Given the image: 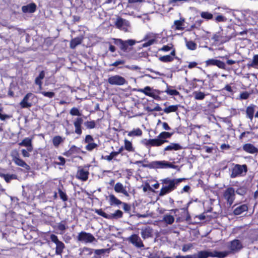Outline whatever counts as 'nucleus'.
<instances>
[{"label":"nucleus","mask_w":258,"mask_h":258,"mask_svg":"<svg viewBox=\"0 0 258 258\" xmlns=\"http://www.w3.org/2000/svg\"><path fill=\"white\" fill-rule=\"evenodd\" d=\"M178 108V105H172L167 107L165 108L163 111L166 113H169L170 112H175L177 110Z\"/></svg>","instance_id":"obj_43"},{"label":"nucleus","mask_w":258,"mask_h":258,"mask_svg":"<svg viewBox=\"0 0 258 258\" xmlns=\"http://www.w3.org/2000/svg\"><path fill=\"white\" fill-rule=\"evenodd\" d=\"M185 44L186 47L189 50H195L197 49V45L193 41H188L185 39Z\"/></svg>","instance_id":"obj_42"},{"label":"nucleus","mask_w":258,"mask_h":258,"mask_svg":"<svg viewBox=\"0 0 258 258\" xmlns=\"http://www.w3.org/2000/svg\"><path fill=\"white\" fill-rule=\"evenodd\" d=\"M139 91L144 93L145 95L148 96L152 97L155 100H159L160 97L159 95L160 92L157 90L153 89L149 86H146L143 89H140Z\"/></svg>","instance_id":"obj_8"},{"label":"nucleus","mask_w":258,"mask_h":258,"mask_svg":"<svg viewBox=\"0 0 258 258\" xmlns=\"http://www.w3.org/2000/svg\"><path fill=\"white\" fill-rule=\"evenodd\" d=\"M57 228L59 230L64 231L66 229L67 226L64 222H61L58 224Z\"/></svg>","instance_id":"obj_61"},{"label":"nucleus","mask_w":258,"mask_h":258,"mask_svg":"<svg viewBox=\"0 0 258 258\" xmlns=\"http://www.w3.org/2000/svg\"><path fill=\"white\" fill-rule=\"evenodd\" d=\"M114 189L117 193L122 194L125 197H129L130 195L127 190L126 189V187L120 182H117L114 186Z\"/></svg>","instance_id":"obj_17"},{"label":"nucleus","mask_w":258,"mask_h":258,"mask_svg":"<svg viewBox=\"0 0 258 258\" xmlns=\"http://www.w3.org/2000/svg\"><path fill=\"white\" fill-rule=\"evenodd\" d=\"M157 39V35L153 33H148L144 37L141 41H145L143 43L142 47H147L153 45Z\"/></svg>","instance_id":"obj_11"},{"label":"nucleus","mask_w":258,"mask_h":258,"mask_svg":"<svg viewBox=\"0 0 258 258\" xmlns=\"http://www.w3.org/2000/svg\"><path fill=\"white\" fill-rule=\"evenodd\" d=\"M13 161L18 166L24 167L27 169L29 167V166L22 159H20L18 157H14L13 158Z\"/></svg>","instance_id":"obj_32"},{"label":"nucleus","mask_w":258,"mask_h":258,"mask_svg":"<svg viewBox=\"0 0 258 258\" xmlns=\"http://www.w3.org/2000/svg\"><path fill=\"white\" fill-rule=\"evenodd\" d=\"M229 254L228 251H218L217 250H201L195 253L196 258H208L209 257L224 258Z\"/></svg>","instance_id":"obj_2"},{"label":"nucleus","mask_w":258,"mask_h":258,"mask_svg":"<svg viewBox=\"0 0 258 258\" xmlns=\"http://www.w3.org/2000/svg\"><path fill=\"white\" fill-rule=\"evenodd\" d=\"M79 255L82 258H87L93 253V249L90 248L84 247L79 249Z\"/></svg>","instance_id":"obj_21"},{"label":"nucleus","mask_w":258,"mask_h":258,"mask_svg":"<svg viewBox=\"0 0 258 258\" xmlns=\"http://www.w3.org/2000/svg\"><path fill=\"white\" fill-rule=\"evenodd\" d=\"M70 113L73 116H81L82 115V113L80 112L78 108L76 107H73L70 110Z\"/></svg>","instance_id":"obj_54"},{"label":"nucleus","mask_w":258,"mask_h":258,"mask_svg":"<svg viewBox=\"0 0 258 258\" xmlns=\"http://www.w3.org/2000/svg\"><path fill=\"white\" fill-rule=\"evenodd\" d=\"M255 107V105L251 104L250 105L248 106L246 109V116L251 120L253 119V117Z\"/></svg>","instance_id":"obj_30"},{"label":"nucleus","mask_w":258,"mask_h":258,"mask_svg":"<svg viewBox=\"0 0 258 258\" xmlns=\"http://www.w3.org/2000/svg\"><path fill=\"white\" fill-rule=\"evenodd\" d=\"M85 125L88 129H92L95 127L96 123L94 120L88 121L85 122Z\"/></svg>","instance_id":"obj_55"},{"label":"nucleus","mask_w":258,"mask_h":258,"mask_svg":"<svg viewBox=\"0 0 258 258\" xmlns=\"http://www.w3.org/2000/svg\"><path fill=\"white\" fill-rule=\"evenodd\" d=\"M227 247L230 250L227 251L229 254L230 252L235 253L240 250L242 247V245L240 240L234 239L228 244Z\"/></svg>","instance_id":"obj_14"},{"label":"nucleus","mask_w":258,"mask_h":258,"mask_svg":"<svg viewBox=\"0 0 258 258\" xmlns=\"http://www.w3.org/2000/svg\"><path fill=\"white\" fill-rule=\"evenodd\" d=\"M20 146H24L28 148V151H33V148L32 144V139L25 138L23 141L19 143Z\"/></svg>","instance_id":"obj_23"},{"label":"nucleus","mask_w":258,"mask_h":258,"mask_svg":"<svg viewBox=\"0 0 258 258\" xmlns=\"http://www.w3.org/2000/svg\"><path fill=\"white\" fill-rule=\"evenodd\" d=\"M142 143L147 148H149L151 147H159L163 144L162 140L161 141L158 136L155 139H144L142 141Z\"/></svg>","instance_id":"obj_13"},{"label":"nucleus","mask_w":258,"mask_h":258,"mask_svg":"<svg viewBox=\"0 0 258 258\" xmlns=\"http://www.w3.org/2000/svg\"><path fill=\"white\" fill-rule=\"evenodd\" d=\"M45 77V72L44 71H42L38 76L37 77L35 80V83L39 86V89H41L42 82V80L44 79Z\"/></svg>","instance_id":"obj_33"},{"label":"nucleus","mask_w":258,"mask_h":258,"mask_svg":"<svg viewBox=\"0 0 258 258\" xmlns=\"http://www.w3.org/2000/svg\"><path fill=\"white\" fill-rule=\"evenodd\" d=\"M107 82L109 84L114 86H122L127 83L124 77L117 75L109 77Z\"/></svg>","instance_id":"obj_9"},{"label":"nucleus","mask_w":258,"mask_h":258,"mask_svg":"<svg viewBox=\"0 0 258 258\" xmlns=\"http://www.w3.org/2000/svg\"><path fill=\"white\" fill-rule=\"evenodd\" d=\"M201 16L202 18L211 20L213 18V15L208 12H202L201 13Z\"/></svg>","instance_id":"obj_51"},{"label":"nucleus","mask_w":258,"mask_h":258,"mask_svg":"<svg viewBox=\"0 0 258 258\" xmlns=\"http://www.w3.org/2000/svg\"><path fill=\"white\" fill-rule=\"evenodd\" d=\"M124 147V149L130 152H135V148L133 147L131 142L128 140L125 139Z\"/></svg>","instance_id":"obj_38"},{"label":"nucleus","mask_w":258,"mask_h":258,"mask_svg":"<svg viewBox=\"0 0 258 258\" xmlns=\"http://www.w3.org/2000/svg\"><path fill=\"white\" fill-rule=\"evenodd\" d=\"M248 66L249 67L258 69V54H255L253 56L252 61Z\"/></svg>","instance_id":"obj_44"},{"label":"nucleus","mask_w":258,"mask_h":258,"mask_svg":"<svg viewBox=\"0 0 258 258\" xmlns=\"http://www.w3.org/2000/svg\"><path fill=\"white\" fill-rule=\"evenodd\" d=\"M109 203L111 206H118L122 204V202L118 199L114 195H110L108 196Z\"/></svg>","instance_id":"obj_29"},{"label":"nucleus","mask_w":258,"mask_h":258,"mask_svg":"<svg viewBox=\"0 0 258 258\" xmlns=\"http://www.w3.org/2000/svg\"><path fill=\"white\" fill-rule=\"evenodd\" d=\"M227 20L226 18L225 17L222 16V15H218L215 18V21L217 22H226Z\"/></svg>","instance_id":"obj_63"},{"label":"nucleus","mask_w":258,"mask_h":258,"mask_svg":"<svg viewBox=\"0 0 258 258\" xmlns=\"http://www.w3.org/2000/svg\"><path fill=\"white\" fill-rule=\"evenodd\" d=\"M58 192L59 196L60 198L63 201H67L68 200V197L65 191H63L60 188H58Z\"/></svg>","instance_id":"obj_49"},{"label":"nucleus","mask_w":258,"mask_h":258,"mask_svg":"<svg viewBox=\"0 0 258 258\" xmlns=\"http://www.w3.org/2000/svg\"><path fill=\"white\" fill-rule=\"evenodd\" d=\"M175 29L178 30H183L184 29V20H176L174 22Z\"/></svg>","instance_id":"obj_41"},{"label":"nucleus","mask_w":258,"mask_h":258,"mask_svg":"<svg viewBox=\"0 0 258 258\" xmlns=\"http://www.w3.org/2000/svg\"><path fill=\"white\" fill-rule=\"evenodd\" d=\"M165 92L170 95L177 96L179 94V92L176 90L171 89L169 87L167 88V89L165 91Z\"/></svg>","instance_id":"obj_50"},{"label":"nucleus","mask_w":258,"mask_h":258,"mask_svg":"<svg viewBox=\"0 0 258 258\" xmlns=\"http://www.w3.org/2000/svg\"><path fill=\"white\" fill-rule=\"evenodd\" d=\"M50 238L51 241L55 243L56 245L55 254L57 255L61 256L63 250L65 248L64 244L61 241L59 240L57 236L55 234H51Z\"/></svg>","instance_id":"obj_5"},{"label":"nucleus","mask_w":258,"mask_h":258,"mask_svg":"<svg viewBox=\"0 0 258 258\" xmlns=\"http://www.w3.org/2000/svg\"><path fill=\"white\" fill-rule=\"evenodd\" d=\"M246 192L247 188L244 186L240 187L236 191V194L240 196H243L245 195Z\"/></svg>","instance_id":"obj_53"},{"label":"nucleus","mask_w":258,"mask_h":258,"mask_svg":"<svg viewBox=\"0 0 258 258\" xmlns=\"http://www.w3.org/2000/svg\"><path fill=\"white\" fill-rule=\"evenodd\" d=\"M127 240L138 248L144 247V244L138 234H132L127 238Z\"/></svg>","instance_id":"obj_12"},{"label":"nucleus","mask_w":258,"mask_h":258,"mask_svg":"<svg viewBox=\"0 0 258 258\" xmlns=\"http://www.w3.org/2000/svg\"><path fill=\"white\" fill-rule=\"evenodd\" d=\"M182 149V146L178 144L171 143L169 145L167 146L164 149V151H178Z\"/></svg>","instance_id":"obj_25"},{"label":"nucleus","mask_w":258,"mask_h":258,"mask_svg":"<svg viewBox=\"0 0 258 258\" xmlns=\"http://www.w3.org/2000/svg\"><path fill=\"white\" fill-rule=\"evenodd\" d=\"M115 26L117 28L124 32L129 31V29L131 27L130 22L120 17H118L116 19L115 22Z\"/></svg>","instance_id":"obj_10"},{"label":"nucleus","mask_w":258,"mask_h":258,"mask_svg":"<svg viewBox=\"0 0 258 258\" xmlns=\"http://www.w3.org/2000/svg\"><path fill=\"white\" fill-rule=\"evenodd\" d=\"M227 91L228 92H229L230 94H233V89L232 88V87L229 84H227L226 85L222 90H221V91L222 92H224V91Z\"/></svg>","instance_id":"obj_58"},{"label":"nucleus","mask_w":258,"mask_h":258,"mask_svg":"<svg viewBox=\"0 0 258 258\" xmlns=\"http://www.w3.org/2000/svg\"><path fill=\"white\" fill-rule=\"evenodd\" d=\"M122 212L119 210H117L113 213L108 214V219H117L122 218Z\"/></svg>","instance_id":"obj_34"},{"label":"nucleus","mask_w":258,"mask_h":258,"mask_svg":"<svg viewBox=\"0 0 258 258\" xmlns=\"http://www.w3.org/2000/svg\"><path fill=\"white\" fill-rule=\"evenodd\" d=\"M192 247V244H191V243H189V244H184V245H183V246H182V250L183 252H186V251H187L189 249H190Z\"/></svg>","instance_id":"obj_64"},{"label":"nucleus","mask_w":258,"mask_h":258,"mask_svg":"<svg viewBox=\"0 0 258 258\" xmlns=\"http://www.w3.org/2000/svg\"><path fill=\"white\" fill-rule=\"evenodd\" d=\"M248 210V206L246 204L240 205L236 207L233 210V214L235 215H239Z\"/></svg>","instance_id":"obj_26"},{"label":"nucleus","mask_w":258,"mask_h":258,"mask_svg":"<svg viewBox=\"0 0 258 258\" xmlns=\"http://www.w3.org/2000/svg\"><path fill=\"white\" fill-rule=\"evenodd\" d=\"M174 56L175 55H171L170 53V55H166L160 57L159 59L163 62H168L173 61L174 60Z\"/></svg>","instance_id":"obj_40"},{"label":"nucleus","mask_w":258,"mask_h":258,"mask_svg":"<svg viewBox=\"0 0 258 258\" xmlns=\"http://www.w3.org/2000/svg\"><path fill=\"white\" fill-rule=\"evenodd\" d=\"M173 135V133H171L169 132H161L158 136V138L162 140L163 144L168 142V141L166 140L167 139L170 138L172 135Z\"/></svg>","instance_id":"obj_31"},{"label":"nucleus","mask_w":258,"mask_h":258,"mask_svg":"<svg viewBox=\"0 0 258 258\" xmlns=\"http://www.w3.org/2000/svg\"><path fill=\"white\" fill-rule=\"evenodd\" d=\"M117 155L115 152H111L109 155L103 156L102 158L108 161H111L114 157H116Z\"/></svg>","instance_id":"obj_52"},{"label":"nucleus","mask_w":258,"mask_h":258,"mask_svg":"<svg viewBox=\"0 0 258 258\" xmlns=\"http://www.w3.org/2000/svg\"><path fill=\"white\" fill-rule=\"evenodd\" d=\"M83 40L81 37H78L73 39L70 42V47L72 49H74L77 46L80 44Z\"/></svg>","instance_id":"obj_35"},{"label":"nucleus","mask_w":258,"mask_h":258,"mask_svg":"<svg viewBox=\"0 0 258 258\" xmlns=\"http://www.w3.org/2000/svg\"><path fill=\"white\" fill-rule=\"evenodd\" d=\"M142 134V130L139 128L134 129L133 131L128 133L127 135L130 137H134V136H140Z\"/></svg>","instance_id":"obj_46"},{"label":"nucleus","mask_w":258,"mask_h":258,"mask_svg":"<svg viewBox=\"0 0 258 258\" xmlns=\"http://www.w3.org/2000/svg\"><path fill=\"white\" fill-rule=\"evenodd\" d=\"M185 180V178H171L170 177L161 179L160 181L163 186L159 191V196L163 197L169 194L174 190L179 183Z\"/></svg>","instance_id":"obj_1"},{"label":"nucleus","mask_w":258,"mask_h":258,"mask_svg":"<svg viewBox=\"0 0 258 258\" xmlns=\"http://www.w3.org/2000/svg\"><path fill=\"white\" fill-rule=\"evenodd\" d=\"M64 139H63L59 136H56L53 137L52 139L53 145L55 147H58L59 144L62 143Z\"/></svg>","instance_id":"obj_39"},{"label":"nucleus","mask_w":258,"mask_h":258,"mask_svg":"<svg viewBox=\"0 0 258 258\" xmlns=\"http://www.w3.org/2000/svg\"><path fill=\"white\" fill-rule=\"evenodd\" d=\"M153 230L149 226L141 229V235L144 239L151 237L152 236Z\"/></svg>","instance_id":"obj_22"},{"label":"nucleus","mask_w":258,"mask_h":258,"mask_svg":"<svg viewBox=\"0 0 258 258\" xmlns=\"http://www.w3.org/2000/svg\"><path fill=\"white\" fill-rule=\"evenodd\" d=\"M116 43L119 44L120 45V49L123 51H126L128 48L127 45L125 41H123L120 39L116 40Z\"/></svg>","instance_id":"obj_48"},{"label":"nucleus","mask_w":258,"mask_h":258,"mask_svg":"<svg viewBox=\"0 0 258 258\" xmlns=\"http://www.w3.org/2000/svg\"><path fill=\"white\" fill-rule=\"evenodd\" d=\"M245 152L250 154H254L258 152L257 149L251 144H246L243 147Z\"/></svg>","instance_id":"obj_28"},{"label":"nucleus","mask_w":258,"mask_h":258,"mask_svg":"<svg viewBox=\"0 0 258 258\" xmlns=\"http://www.w3.org/2000/svg\"><path fill=\"white\" fill-rule=\"evenodd\" d=\"M223 199L227 202V204L231 206L235 199V191L233 187L226 188L223 193Z\"/></svg>","instance_id":"obj_6"},{"label":"nucleus","mask_w":258,"mask_h":258,"mask_svg":"<svg viewBox=\"0 0 258 258\" xmlns=\"http://www.w3.org/2000/svg\"><path fill=\"white\" fill-rule=\"evenodd\" d=\"M83 122V119L81 117H77L74 121V125L75 128V132L79 135L82 134L81 126Z\"/></svg>","instance_id":"obj_18"},{"label":"nucleus","mask_w":258,"mask_h":258,"mask_svg":"<svg viewBox=\"0 0 258 258\" xmlns=\"http://www.w3.org/2000/svg\"><path fill=\"white\" fill-rule=\"evenodd\" d=\"M89 174V169L86 167H79L76 177L82 181H86L88 178Z\"/></svg>","instance_id":"obj_15"},{"label":"nucleus","mask_w":258,"mask_h":258,"mask_svg":"<svg viewBox=\"0 0 258 258\" xmlns=\"http://www.w3.org/2000/svg\"><path fill=\"white\" fill-rule=\"evenodd\" d=\"M109 251H110V249L108 248L96 249L94 251L96 255H101V254H104L106 252L109 253Z\"/></svg>","instance_id":"obj_57"},{"label":"nucleus","mask_w":258,"mask_h":258,"mask_svg":"<svg viewBox=\"0 0 258 258\" xmlns=\"http://www.w3.org/2000/svg\"><path fill=\"white\" fill-rule=\"evenodd\" d=\"M159 51L168 52L171 51L170 53L171 55H175L176 51L174 48L173 45L172 43H168L167 45H164L161 48L159 49Z\"/></svg>","instance_id":"obj_19"},{"label":"nucleus","mask_w":258,"mask_h":258,"mask_svg":"<svg viewBox=\"0 0 258 258\" xmlns=\"http://www.w3.org/2000/svg\"><path fill=\"white\" fill-rule=\"evenodd\" d=\"M97 147V145L94 143H90L86 146L85 148L87 150L91 151Z\"/></svg>","instance_id":"obj_59"},{"label":"nucleus","mask_w":258,"mask_h":258,"mask_svg":"<svg viewBox=\"0 0 258 258\" xmlns=\"http://www.w3.org/2000/svg\"><path fill=\"white\" fill-rule=\"evenodd\" d=\"M40 93H41V94H42L44 96L48 97L49 98H53L54 96V95H55L54 93L52 92L42 91V92H41Z\"/></svg>","instance_id":"obj_60"},{"label":"nucleus","mask_w":258,"mask_h":258,"mask_svg":"<svg viewBox=\"0 0 258 258\" xmlns=\"http://www.w3.org/2000/svg\"><path fill=\"white\" fill-rule=\"evenodd\" d=\"M222 35L223 33H222L221 32H218L213 36L212 39L214 40V41H215L220 42H225L229 40V39H228L227 40H225L224 39H223Z\"/></svg>","instance_id":"obj_36"},{"label":"nucleus","mask_w":258,"mask_h":258,"mask_svg":"<svg viewBox=\"0 0 258 258\" xmlns=\"http://www.w3.org/2000/svg\"><path fill=\"white\" fill-rule=\"evenodd\" d=\"M95 212L98 215L108 219V214L105 213L102 209H96Z\"/></svg>","instance_id":"obj_56"},{"label":"nucleus","mask_w":258,"mask_h":258,"mask_svg":"<svg viewBox=\"0 0 258 258\" xmlns=\"http://www.w3.org/2000/svg\"><path fill=\"white\" fill-rule=\"evenodd\" d=\"M247 171V168L246 165L234 164L231 168L230 176L231 178H234L245 174Z\"/></svg>","instance_id":"obj_4"},{"label":"nucleus","mask_w":258,"mask_h":258,"mask_svg":"<svg viewBox=\"0 0 258 258\" xmlns=\"http://www.w3.org/2000/svg\"><path fill=\"white\" fill-rule=\"evenodd\" d=\"M36 5L34 3H31L22 7V10L25 13H32L36 11Z\"/></svg>","instance_id":"obj_24"},{"label":"nucleus","mask_w":258,"mask_h":258,"mask_svg":"<svg viewBox=\"0 0 258 258\" xmlns=\"http://www.w3.org/2000/svg\"><path fill=\"white\" fill-rule=\"evenodd\" d=\"M77 150L78 148H77V147L73 145L70 148V149L68 151L64 152L63 153V155L67 157H70L74 154L77 153Z\"/></svg>","instance_id":"obj_45"},{"label":"nucleus","mask_w":258,"mask_h":258,"mask_svg":"<svg viewBox=\"0 0 258 258\" xmlns=\"http://www.w3.org/2000/svg\"><path fill=\"white\" fill-rule=\"evenodd\" d=\"M0 177L4 178L6 182L9 183L12 180L16 179L17 176L16 174H5L4 169H0Z\"/></svg>","instance_id":"obj_20"},{"label":"nucleus","mask_w":258,"mask_h":258,"mask_svg":"<svg viewBox=\"0 0 258 258\" xmlns=\"http://www.w3.org/2000/svg\"><path fill=\"white\" fill-rule=\"evenodd\" d=\"M144 166L154 169H176L177 168V166L165 160L152 161L148 165H144Z\"/></svg>","instance_id":"obj_3"},{"label":"nucleus","mask_w":258,"mask_h":258,"mask_svg":"<svg viewBox=\"0 0 258 258\" xmlns=\"http://www.w3.org/2000/svg\"><path fill=\"white\" fill-rule=\"evenodd\" d=\"M163 221L167 224H172L174 221V218L172 215L166 214L163 217Z\"/></svg>","instance_id":"obj_47"},{"label":"nucleus","mask_w":258,"mask_h":258,"mask_svg":"<svg viewBox=\"0 0 258 258\" xmlns=\"http://www.w3.org/2000/svg\"><path fill=\"white\" fill-rule=\"evenodd\" d=\"M2 109L0 108V119L2 120H5L7 119H9L11 118V116L2 113Z\"/></svg>","instance_id":"obj_62"},{"label":"nucleus","mask_w":258,"mask_h":258,"mask_svg":"<svg viewBox=\"0 0 258 258\" xmlns=\"http://www.w3.org/2000/svg\"><path fill=\"white\" fill-rule=\"evenodd\" d=\"M77 239L78 241L85 243H92L96 241V239L91 233L85 231H81L79 233Z\"/></svg>","instance_id":"obj_7"},{"label":"nucleus","mask_w":258,"mask_h":258,"mask_svg":"<svg viewBox=\"0 0 258 258\" xmlns=\"http://www.w3.org/2000/svg\"><path fill=\"white\" fill-rule=\"evenodd\" d=\"M195 100H203L205 98L206 94L200 91H195L192 93Z\"/></svg>","instance_id":"obj_37"},{"label":"nucleus","mask_w":258,"mask_h":258,"mask_svg":"<svg viewBox=\"0 0 258 258\" xmlns=\"http://www.w3.org/2000/svg\"><path fill=\"white\" fill-rule=\"evenodd\" d=\"M206 67L215 66L221 69H225V63L218 59L214 58L209 59L205 61Z\"/></svg>","instance_id":"obj_16"},{"label":"nucleus","mask_w":258,"mask_h":258,"mask_svg":"<svg viewBox=\"0 0 258 258\" xmlns=\"http://www.w3.org/2000/svg\"><path fill=\"white\" fill-rule=\"evenodd\" d=\"M32 95V93L27 94L23 100L20 102V105L22 108H28L31 106L32 104L31 103L28 102L29 98Z\"/></svg>","instance_id":"obj_27"}]
</instances>
